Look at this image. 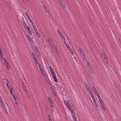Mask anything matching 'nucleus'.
Here are the masks:
<instances>
[{"label": "nucleus", "instance_id": "obj_1", "mask_svg": "<svg viewBox=\"0 0 121 121\" xmlns=\"http://www.w3.org/2000/svg\"><path fill=\"white\" fill-rule=\"evenodd\" d=\"M4 80H6V82H7L6 83V84L7 85V86L8 88V89L9 90H10V89H12V87L11 86H10V83H9V86L8 85V84L9 83V82L6 79H4Z\"/></svg>", "mask_w": 121, "mask_h": 121}, {"label": "nucleus", "instance_id": "obj_2", "mask_svg": "<svg viewBox=\"0 0 121 121\" xmlns=\"http://www.w3.org/2000/svg\"><path fill=\"white\" fill-rule=\"evenodd\" d=\"M33 27L36 34L37 35L38 37L39 38H40V35L38 33V30L37 29H35L34 25H33Z\"/></svg>", "mask_w": 121, "mask_h": 121}, {"label": "nucleus", "instance_id": "obj_3", "mask_svg": "<svg viewBox=\"0 0 121 121\" xmlns=\"http://www.w3.org/2000/svg\"><path fill=\"white\" fill-rule=\"evenodd\" d=\"M52 77L55 82H58V80L56 78V75H54Z\"/></svg>", "mask_w": 121, "mask_h": 121}, {"label": "nucleus", "instance_id": "obj_4", "mask_svg": "<svg viewBox=\"0 0 121 121\" xmlns=\"http://www.w3.org/2000/svg\"><path fill=\"white\" fill-rule=\"evenodd\" d=\"M57 31L59 34V35H60V37H63L64 36L63 34H62V33L59 30H57Z\"/></svg>", "mask_w": 121, "mask_h": 121}, {"label": "nucleus", "instance_id": "obj_5", "mask_svg": "<svg viewBox=\"0 0 121 121\" xmlns=\"http://www.w3.org/2000/svg\"><path fill=\"white\" fill-rule=\"evenodd\" d=\"M43 8L44 9V11L46 12H48V9L45 6L43 5Z\"/></svg>", "mask_w": 121, "mask_h": 121}, {"label": "nucleus", "instance_id": "obj_6", "mask_svg": "<svg viewBox=\"0 0 121 121\" xmlns=\"http://www.w3.org/2000/svg\"><path fill=\"white\" fill-rule=\"evenodd\" d=\"M13 97L14 99L15 100V103L17 104V96H15L14 95H13Z\"/></svg>", "mask_w": 121, "mask_h": 121}, {"label": "nucleus", "instance_id": "obj_7", "mask_svg": "<svg viewBox=\"0 0 121 121\" xmlns=\"http://www.w3.org/2000/svg\"><path fill=\"white\" fill-rule=\"evenodd\" d=\"M79 51L80 52L81 54V55H83L84 54V53L83 51L82 50V49L80 48V47H79Z\"/></svg>", "mask_w": 121, "mask_h": 121}, {"label": "nucleus", "instance_id": "obj_8", "mask_svg": "<svg viewBox=\"0 0 121 121\" xmlns=\"http://www.w3.org/2000/svg\"><path fill=\"white\" fill-rule=\"evenodd\" d=\"M5 64L6 65V66L8 69H9L10 68L8 63H6Z\"/></svg>", "mask_w": 121, "mask_h": 121}, {"label": "nucleus", "instance_id": "obj_9", "mask_svg": "<svg viewBox=\"0 0 121 121\" xmlns=\"http://www.w3.org/2000/svg\"><path fill=\"white\" fill-rule=\"evenodd\" d=\"M35 49L36 50V52L37 53V54H39L40 56L41 55H40V54L39 52V50L37 48H35Z\"/></svg>", "mask_w": 121, "mask_h": 121}, {"label": "nucleus", "instance_id": "obj_10", "mask_svg": "<svg viewBox=\"0 0 121 121\" xmlns=\"http://www.w3.org/2000/svg\"><path fill=\"white\" fill-rule=\"evenodd\" d=\"M64 103L66 105V106H68L69 105L68 101L66 100H64Z\"/></svg>", "mask_w": 121, "mask_h": 121}, {"label": "nucleus", "instance_id": "obj_11", "mask_svg": "<svg viewBox=\"0 0 121 121\" xmlns=\"http://www.w3.org/2000/svg\"><path fill=\"white\" fill-rule=\"evenodd\" d=\"M93 100L94 101V103L95 104V105L96 106V107H98L99 106H98V105L97 104V102H96L95 99V100Z\"/></svg>", "mask_w": 121, "mask_h": 121}, {"label": "nucleus", "instance_id": "obj_12", "mask_svg": "<svg viewBox=\"0 0 121 121\" xmlns=\"http://www.w3.org/2000/svg\"><path fill=\"white\" fill-rule=\"evenodd\" d=\"M87 89L88 90L90 94H91L92 93V92L91 91V90L90 88L89 87L87 88Z\"/></svg>", "mask_w": 121, "mask_h": 121}, {"label": "nucleus", "instance_id": "obj_13", "mask_svg": "<svg viewBox=\"0 0 121 121\" xmlns=\"http://www.w3.org/2000/svg\"><path fill=\"white\" fill-rule=\"evenodd\" d=\"M104 61L105 62V63L106 64H107L108 63V60L106 58V57L104 58Z\"/></svg>", "mask_w": 121, "mask_h": 121}, {"label": "nucleus", "instance_id": "obj_14", "mask_svg": "<svg viewBox=\"0 0 121 121\" xmlns=\"http://www.w3.org/2000/svg\"><path fill=\"white\" fill-rule=\"evenodd\" d=\"M92 89L93 90V91H94V92H96V91H97V90L94 86H92Z\"/></svg>", "mask_w": 121, "mask_h": 121}, {"label": "nucleus", "instance_id": "obj_15", "mask_svg": "<svg viewBox=\"0 0 121 121\" xmlns=\"http://www.w3.org/2000/svg\"><path fill=\"white\" fill-rule=\"evenodd\" d=\"M9 90L10 91V93L13 96V95H14L13 93V92H14V91L13 90V88H12V89H10V90Z\"/></svg>", "mask_w": 121, "mask_h": 121}, {"label": "nucleus", "instance_id": "obj_16", "mask_svg": "<svg viewBox=\"0 0 121 121\" xmlns=\"http://www.w3.org/2000/svg\"><path fill=\"white\" fill-rule=\"evenodd\" d=\"M39 69L40 70V71H41V70L42 69H43L42 67L41 66V65L40 63H39Z\"/></svg>", "mask_w": 121, "mask_h": 121}, {"label": "nucleus", "instance_id": "obj_17", "mask_svg": "<svg viewBox=\"0 0 121 121\" xmlns=\"http://www.w3.org/2000/svg\"><path fill=\"white\" fill-rule=\"evenodd\" d=\"M22 87H23V89H24L25 90V91H26V92H27V91L26 89V86H25L24 85V84H23L22 85Z\"/></svg>", "mask_w": 121, "mask_h": 121}, {"label": "nucleus", "instance_id": "obj_18", "mask_svg": "<svg viewBox=\"0 0 121 121\" xmlns=\"http://www.w3.org/2000/svg\"><path fill=\"white\" fill-rule=\"evenodd\" d=\"M49 105L50 106V107L51 109L52 108V102L51 103H49Z\"/></svg>", "mask_w": 121, "mask_h": 121}, {"label": "nucleus", "instance_id": "obj_19", "mask_svg": "<svg viewBox=\"0 0 121 121\" xmlns=\"http://www.w3.org/2000/svg\"><path fill=\"white\" fill-rule=\"evenodd\" d=\"M0 103L2 105L3 104H4L2 101L1 97H0Z\"/></svg>", "mask_w": 121, "mask_h": 121}, {"label": "nucleus", "instance_id": "obj_20", "mask_svg": "<svg viewBox=\"0 0 121 121\" xmlns=\"http://www.w3.org/2000/svg\"><path fill=\"white\" fill-rule=\"evenodd\" d=\"M47 83L48 86L49 87L51 86L52 85H51V83L50 82H47Z\"/></svg>", "mask_w": 121, "mask_h": 121}, {"label": "nucleus", "instance_id": "obj_21", "mask_svg": "<svg viewBox=\"0 0 121 121\" xmlns=\"http://www.w3.org/2000/svg\"><path fill=\"white\" fill-rule=\"evenodd\" d=\"M49 68L50 71L51 73V72H52L54 71L53 70V69L51 66H50L49 67Z\"/></svg>", "mask_w": 121, "mask_h": 121}, {"label": "nucleus", "instance_id": "obj_22", "mask_svg": "<svg viewBox=\"0 0 121 121\" xmlns=\"http://www.w3.org/2000/svg\"><path fill=\"white\" fill-rule=\"evenodd\" d=\"M41 72L42 75L43 76H45V74L44 72H43V69H41Z\"/></svg>", "mask_w": 121, "mask_h": 121}, {"label": "nucleus", "instance_id": "obj_23", "mask_svg": "<svg viewBox=\"0 0 121 121\" xmlns=\"http://www.w3.org/2000/svg\"><path fill=\"white\" fill-rule=\"evenodd\" d=\"M90 94L91 95V97L92 98V99L93 100H95V99L94 96L93 95L91 94Z\"/></svg>", "mask_w": 121, "mask_h": 121}, {"label": "nucleus", "instance_id": "obj_24", "mask_svg": "<svg viewBox=\"0 0 121 121\" xmlns=\"http://www.w3.org/2000/svg\"><path fill=\"white\" fill-rule=\"evenodd\" d=\"M67 107L69 109V110H71L72 109L71 107L70 106V105H68V106H67Z\"/></svg>", "mask_w": 121, "mask_h": 121}, {"label": "nucleus", "instance_id": "obj_25", "mask_svg": "<svg viewBox=\"0 0 121 121\" xmlns=\"http://www.w3.org/2000/svg\"><path fill=\"white\" fill-rule=\"evenodd\" d=\"M82 56V58H83V60H86V58L84 54H83V55Z\"/></svg>", "mask_w": 121, "mask_h": 121}, {"label": "nucleus", "instance_id": "obj_26", "mask_svg": "<svg viewBox=\"0 0 121 121\" xmlns=\"http://www.w3.org/2000/svg\"><path fill=\"white\" fill-rule=\"evenodd\" d=\"M48 101L49 102V103H51V102H52V101L49 97H48Z\"/></svg>", "mask_w": 121, "mask_h": 121}, {"label": "nucleus", "instance_id": "obj_27", "mask_svg": "<svg viewBox=\"0 0 121 121\" xmlns=\"http://www.w3.org/2000/svg\"><path fill=\"white\" fill-rule=\"evenodd\" d=\"M52 94H53L54 96H56V95L55 94V93L53 90L51 92Z\"/></svg>", "mask_w": 121, "mask_h": 121}, {"label": "nucleus", "instance_id": "obj_28", "mask_svg": "<svg viewBox=\"0 0 121 121\" xmlns=\"http://www.w3.org/2000/svg\"><path fill=\"white\" fill-rule=\"evenodd\" d=\"M51 73L52 74V77L53 76H54V75H56V74L55 73H54V71L53 72H51Z\"/></svg>", "mask_w": 121, "mask_h": 121}, {"label": "nucleus", "instance_id": "obj_29", "mask_svg": "<svg viewBox=\"0 0 121 121\" xmlns=\"http://www.w3.org/2000/svg\"><path fill=\"white\" fill-rule=\"evenodd\" d=\"M101 55L103 58V57H105V54L103 52L101 53Z\"/></svg>", "mask_w": 121, "mask_h": 121}, {"label": "nucleus", "instance_id": "obj_30", "mask_svg": "<svg viewBox=\"0 0 121 121\" xmlns=\"http://www.w3.org/2000/svg\"><path fill=\"white\" fill-rule=\"evenodd\" d=\"M84 84H85V85L86 86V88L87 89V88H88V87L89 88V86L88 85V84H87V83H86V82H85L84 83Z\"/></svg>", "mask_w": 121, "mask_h": 121}, {"label": "nucleus", "instance_id": "obj_31", "mask_svg": "<svg viewBox=\"0 0 121 121\" xmlns=\"http://www.w3.org/2000/svg\"><path fill=\"white\" fill-rule=\"evenodd\" d=\"M31 54L33 57H36L35 56V55L34 53L32 52L31 53Z\"/></svg>", "mask_w": 121, "mask_h": 121}, {"label": "nucleus", "instance_id": "obj_32", "mask_svg": "<svg viewBox=\"0 0 121 121\" xmlns=\"http://www.w3.org/2000/svg\"><path fill=\"white\" fill-rule=\"evenodd\" d=\"M70 52L71 53L72 55H73L74 53H73V51L71 49H70V50H69Z\"/></svg>", "mask_w": 121, "mask_h": 121}, {"label": "nucleus", "instance_id": "obj_33", "mask_svg": "<svg viewBox=\"0 0 121 121\" xmlns=\"http://www.w3.org/2000/svg\"><path fill=\"white\" fill-rule=\"evenodd\" d=\"M27 38L28 40H29L30 39H31L30 37V36H29L28 35H27Z\"/></svg>", "mask_w": 121, "mask_h": 121}, {"label": "nucleus", "instance_id": "obj_34", "mask_svg": "<svg viewBox=\"0 0 121 121\" xmlns=\"http://www.w3.org/2000/svg\"><path fill=\"white\" fill-rule=\"evenodd\" d=\"M28 33L30 34V35H32V32L31 31H30V30H29L28 31Z\"/></svg>", "mask_w": 121, "mask_h": 121}, {"label": "nucleus", "instance_id": "obj_35", "mask_svg": "<svg viewBox=\"0 0 121 121\" xmlns=\"http://www.w3.org/2000/svg\"><path fill=\"white\" fill-rule=\"evenodd\" d=\"M0 54L1 56H3V53L2 51L1 50L0 51Z\"/></svg>", "mask_w": 121, "mask_h": 121}, {"label": "nucleus", "instance_id": "obj_36", "mask_svg": "<svg viewBox=\"0 0 121 121\" xmlns=\"http://www.w3.org/2000/svg\"><path fill=\"white\" fill-rule=\"evenodd\" d=\"M62 39H64L63 40H64V43H66V42L64 36H63V37H62Z\"/></svg>", "mask_w": 121, "mask_h": 121}, {"label": "nucleus", "instance_id": "obj_37", "mask_svg": "<svg viewBox=\"0 0 121 121\" xmlns=\"http://www.w3.org/2000/svg\"><path fill=\"white\" fill-rule=\"evenodd\" d=\"M59 1L60 2H61V4L62 6L64 5V4L63 2H62L61 0V1H60V0Z\"/></svg>", "mask_w": 121, "mask_h": 121}, {"label": "nucleus", "instance_id": "obj_38", "mask_svg": "<svg viewBox=\"0 0 121 121\" xmlns=\"http://www.w3.org/2000/svg\"><path fill=\"white\" fill-rule=\"evenodd\" d=\"M99 101L100 103V104H102V103H103V101L101 99L99 100Z\"/></svg>", "mask_w": 121, "mask_h": 121}, {"label": "nucleus", "instance_id": "obj_39", "mask_svg": "<svg viewBox=\"0 0 121 121\" xmlns=\"http://www.w3.org/2000/svg\"><path fill=\"white\" fill-rule=\"evenodd\" d=\"M26 29H27V30H30V29H29L30 28L29 27H28V26H26Z\"/></svg>", "mask_w": 121, "mask_h": 121}, {"label": "nucleus", "instance_id": "obj_40", "mask_svg": "<svg viewBox=\"0 0 121 121\" xmlns=\"http://www.w3.org/2000/svg\"><path fill=\"white\" fill-rule=\"evenodd\" d=\"M49 87L50 90L51 91H52L53 90L52 89V88L51 86L50 87Z\"/></svg>", "mask_w": 121, "mask_h": 121}, {"label": "nucleus", "instance_id": "obj_41", "mask_svg": "<svg viewBox=\"0 0 121 121\" xmlns=\"http://www.w3.org/2000/svg\"><path fill=\"white\" fill-rule=\"evenodd\" d=\"M31 43H32L33 42V41L31 39H30L29 40H28Z\"/></svg>", "mask_w": 121, "mask_h": 121}, {"label": "nucleus", "instance_id": "obj_42", "mask_svg": "<svg viewBox=\"0 0 121 121\" xmlns=\"http://www.w3.org/2000/svg\"><path fill=\"white\" fill-rule=\"evenodd\" d=\"M65 44L66 45V46L67 47L68 49H69L68 47H69V45L67 43H65Z\"/></svg>", "mask_w": 121, "mask_h": 121}, {"label": "nucleus", "instance_id": "obj_43", "mask_svg": "<svg viewBox=\"0 0 121 121\" xmlns=\"http://www.w3.org/2000/svg\"><path fill=\"white\" fill-rule=\"evenodd\" d=\"M35 62L36 64H38L39 65V63H38V62L37 60H36L35 61Z\"/></svg>", "mask_w": 121, "mask_h": 121}, {"label": "nucleus", "instance_id": "obj_44", "mask_svg": "<svg viewBox=\"0 0 121 121\" xmlns=\"http://www.w3.org/2000/svg\"><path fill=\"white\" fill-rule=\"evenodd\" d=\"M95 94L96 95H98V94H99V93H98V92H97V91H96V92H95Z\"/></svg>", "mask_w": 121, "mask_h": 121}, {"label": "nucleus", "instance_id": "obj_45", "mask_svg": "<svg viewBox=\"0 0 121 121\" xmlns=\"http://www.w3.org/2000/svg\"><path fill=\"white\" fill-rule=\"evenodd\" d=\"M101 104V106L103 108V107H104V104L103 103H102V104Z\"/></svg>", "mask_w": 121, "mask_h": 121}, {"label": "nucleus", "instance_id": "obj_46", "mask_svg": "<svg viewBox=\"0 0 121 121\" xmlns=\"http://www.w3.org/2000/svg\"><path fill=\"white\" fill-rule=\"evenodd\" d=\"M73 120L74 121H75L76 120H77V119L76 118V117H73Z\"/></svg>", "mask_w": 121, "mask_h": 121}, {"label": "nucleus", "instance_id": "obj_47", "mask_svg": "<svg viewBox=\"0 0 121 121\" xmlns=\"http://www.w3.org/2000/svg\"><path fill=\"white\" fill-rule=\"evenodd\" d=\"M86 62H87V65L89 66L90 65V63H89V62L87 60H86Z\"/></svg>", "mask_w": 121, "mask_h": 121}, {"label": "nucleus", "instance_id": "obj_48", "mask_svg": "<svg viewBox=\"0 0 121 121\" xmlns=\"http://www.w3.org/2000/svg\"><path fill=\"white\" fill-rule=\"evenodd\" d=\"M25 15H26L28 17L29 16L27 14V13L26 12H25Z\"/></svg>", "mask_w": 121, "mask_h": 121}, {"label": "nucleus", "instance_id": "obj_49", "mask_svg": "<svg viewBox=\"0 0 121 121\" xmlns=\"http://www.w3.org/2000/svg\"><path fill=\"white\" fill-rule=\"evenodd\" d=\"M63 7L65 9H66V6H65V5H63Z\"/></svg>", "mask_w": 121, "mask_h": 121}, {"label": "nucleus", "instance_id": "obj_50", "mask_svg": "<svg viewBox=\"0 0 121 121\" xmlns=\"http://www.w3.org/2000/svg\"><path fill=\"white\" fill-rule=\"evenodd\" d=\"M72 116L73 117H75V114L74 113L72 114Z\"/></svg>", "mask_w": 121, "mask_h": 121}, {"label": "nucleus", "instance_id": "obj_51", "mask_svg": "<svg viewBox=\"0 0 121 121\" xmlns=\"http://www.w3.org/2000/svg\"><path fill=\"white\" fill-rule=\"evenodd\" d=\"M48 120H49V119H51V118L50 116V115L49 114L48 115Z\"/></svg>", "mask_w": 121, "mask_h": 121}, {"label": "nucleus", "instance_id": "obj_52", "mask_svg": "<svg viewBox=\"0 0 121 121\" xmlns=\"http://www.w3.org/2000/svg\"><path fill=\"white\" fill-rule=\"evenodd\" d=\"M98 99H99V100H100L101 99V97H98Z\"/></svg>", "mask_w": 121, "mask_h": 121}, {"label": "nucleus", "instance_id": "obj_53", "mask_svg": "<svg viewBox=\"0 0 121 121\" xmlns=\"http://www.w3.org/2000/svg\"><path fill=\"white\" fill-rule=\"evenodd\" d=\"M30 21L31 22V23L32 24L33 26V25H34L33 22L31 20H30Z\"/></svg>", "mask_w": 121, "mask_h": 121}, {"label": "nucleus", "instance_id": "obj_54", "mask_svg": "<svg viewBox=\"0 0 121 121\" xmlns=\"http://www.w3.org/2000/svg\"><path fill=\"white\" fill-rule=\"evenodd\" d=\"M72 113L73 112V110H72V109L71 110H69Z\"/></svg>", "mask_w": 121, "mask_h": 121}, {"label": "nucleus", "instance_id": "obj_55", "mask_svg": "<svg viewBox=\"0 0 121 121\" xmlns=\"http://www.w3.org/2000/svg\"><path fill=\"white\" fill-rule=\"evenodd\" d=\"M36 57H33V58L34 59V60L35 61L36 60H37V59H36Z\"/></svg>", "mask_w": 121, "mask_h": 121}, {"label": "nucleus", "instance_id": "obj_56", "mask_svg": "<svg viewBox=\"0 0 121 121\" xmlns=\"http://www.w3.org/2000/svg\"><path fill=\"white\" fill-rule=\"evenodd\" d=\"M4 61V63H5V64H6V63H8V62L7 61V60H6L5 61Z\"/></svg>", "mask_w": 121, "mask_h": 121}, {"label": "nucleus", "instance_id": "obj_57", "mask_svg": "<svg viewBox=\"0 0 121 121\" xmlns=\"http://www.w3.org/2000/svg\"><path fill=\"white\" fill-rule=\"evenodd\" d=\"M103 110L104 111H105V108H104V107H103Z\"/></svg>", "mask_w": 121, "mask_h": 121}, {"label": "nucleus", "instance_id": "obj_58", "mask_svg": "<svg viewBox=\"0 0 121 121\" xmlns=\"http://www.w3.org/2000/svg\"><path fill=\"white\" fill-rule=\"evenodd\" d=\"M28 18L30 20H30H31V19L30 18L29 16V17H28Z\"/></svg>", "mask_w": 121, "mask_h": 121}, {"label": "nucleus", "instance_id": "obj_59", "mask_svg": "<svg viewBox=\"0 0 121 121\" xmlns=\"http://www.w3.org/2000/svg\"><path fill=\"white\" fill-rule=\"evenodd\" d=\"M48 42H49V43H50V41H51V40H48Z\"/></svg>", "mask_w": 121, "mask_h": 121}, {"label": "nucleus", "instance_id": "obj_60", "mask_svg": "<svg viewBox=\"0 0 121 121\" xmlns=\"http://www.w3.org/2000/svg\"><path fill=\"white\" fill-rule=\"evenodd\" d=\"M3 59H4V61H5L6 60V59L4 58H3Z\"/></svg>", "mask_w": 121, "mask_h": 121}, {"label": "nucleus", "instance_id": "obj_61", "mask_svg": "<svg viewBox=\"0 0 121 121\" xmlns=\"http://www.w3.org/2000/svg\"><path fill=\"white\" fill-rule=\"evenodd\" d=\"M68 48H69V49H68L69 50H70V49H71V48H70V47L69 46L68 47Z\"/></svg>", "mask_w": 121, "mask_h": 121}, {"label": "nucleus", "instance_id": "obj_62", "mask_svg": "<svg viewBox=\"0 0 121 121\" xmlns=\"http://www.w3.org/2000/svg\"><path fill=\"white\" fill-rule=\"evenodd\" d=\"M91 72L92 73H94V71L93 70V71L92 70Z\"/></svg>", "mask_w": 121, "mask_h": 121}, {"label": "nucleus", "instance_id": "obj_63", "mask_svg": "<svg viewBox=\"0 0 121 121\" xmlns=\"http://www.w3.org/2000/svg\"><path fill=\"white\" fill-rule=\"evenodd\" d=\"M24 25H25V26H26V23H25V22H24Z\"/></svg>", "mask_w": 121, "mask_h": 121}, {"label": "nucleus", "instance_id": "obj_64", "mask_svg": "<svg viewBox=\"0 0 121 121\" xmlns=\"http://www.w3.org/2000/svg\"><path fill=\"white\" fill-rule=\"evenodd\" d=\"M49 121H52V120L51 119H49V120H48Z\"/></svg>", "mask_w": 121, "mask_h": 121}]
</instances>
